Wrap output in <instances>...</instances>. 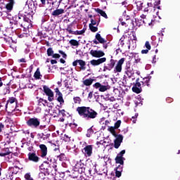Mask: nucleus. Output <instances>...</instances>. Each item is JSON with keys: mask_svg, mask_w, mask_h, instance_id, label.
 Returning a JSON list of instances; mask_svg holds the SVG:
<instances>
[{"mask_svg": "<svg viewBox=\"0 0 180 180\" xmlns=\"http://www.w3.org/2000/svg\"><path fill=\"white\" fill-rule=\"evenodd\" d=\"M131 63L129 62V63H127V65H126V67H125V70H127V69H129V68H131Z\"/></svg>", "mask_w": 180, "mask_h": 180, "instance_id": "62", "label": "nucleus"}, {"mask_svg": "<svg viewBox=\"0 0 180 180\" xmlns=\"http://www.w3.org/2000/svg\"><path fill=\"white\" fill-rule=\"evenodd\" d=\"M123 170V167L118 165L116 169H115V176L117 178H120L121 175H122V172Z\"/></svg>", "mask_w": 180, "mask_h": 180, "instance_id": "25", "label": "nucleus"}, {"mask_svg": "<svg viewBox=\"0 0 180 180\" xmlns=\"http://www.w3.org/2000/svg\"><path fill=\"white\" fill-rule=\"evenodd\" d=\"M108 100L111 102H114L116 101V98L114 96H110V97H108Z\"/></svg>", "mask_w": 180, "mask_h": 180, "instance_id": "57", "label": "nucleus"}, {"mask_svg": "<svg viewBox=\"0 0 180 180\" xmlns=\"http://www.w3.org/2000/svg\"><path fill=\"white\" fill-rule=\"evenodd\" d=\"M94 134V130H93L92 127H91L87 130V133H86V136L87 137H90L91 136V134Z\"/></svg>", "mask_w": 180, "mask_h": 180, "instance_id": "47", "label": "nucleus"}, {"mask_svg": "<svg viewBox=\"0 0 180 180\" xmlns=\"http://www.w3.org/2000/svg\"><path fill=\"white\" fill-rule=\"evenodd\" d=\"M39 169L43 171L41 173H39V176H49L50 174H51L53 171V168H51V165L50 162H48L47 161H44L40 166Z\"/></svg>", "mask_w": 180, "mask_h": 180, "instance_id": "3", "label": "nucleus"}, {"mask_svg": "<svg viewBox=\"0 0 180 180\" xmlns=\"http://www.w3.org/2000/svg\"><path fill=\"white\" fill-rule=\"evenodd\" d=\"M66 31H68L69 32V34H75V35H80V34H83L84 33H85V30H82L81 31L77 30V31L74 32L72 30V27L70 25L68 26Z\"/></svg>", "mask_w": 180, "mask_h": 180, "instance_id": "22", "label": "nucleus"}, {"mask_svg": "<svg viewBox=\"0 0 180 180\" xmlns=\"http://www.w3.org/2000/svg\"><path fill=\"white\" fill-rule=\"evenodd\" d=\"M94 81H96V79H92V78L86 79L83 80V85H84L86 86H90L91 85H92V84Z\"/></svg>", "mask_w": 180, "mask_h": 180, "instance_id": "29", "label": "nucleus"}, {"mask_svg": "<svg viewBox=\"0 0 180 180\" xmlns=\"http://www.w3.org/2000/svg\"><path fill=\"white\" fill-rule=\"evenodd\" d=\"M5 128L4 124L2 122H0V133L2 132L3 129Z\"/></svg>", "mask_w": 180, "mask_h": 180, "instance_id": "58", "label": "nucleus"}, {"mask_svg": "<svg viewBox=\"0 0 180 180\" xmlns=\"http://www.w3.org/2000/svg\"><path fill=\"white\" fill-rule=\"evenodd\" d=\"M78 64L80 65L79 69L81 70H86V67H85V65H86V63H85V61H84L83 60H78Z\"/></svg>", "mask_w": 180, "mask_h": 180, "instance_id": "35", "label": "nucleus"}, {"mask_svg": "<svg viewBox=\"0 0 180 180\" xmlns=\"http://www.w3.org/2000/svg\"><path fill=\"white\" fill-rule=\"evenodd\" d=\"M49 130L46 129L42 133L37 134L38 139H41L42 140H48L51 136V134L49 133Z\"/></svg>", "mask_w": 180, "mask_h": 180, "instance_id": "17", "label": "nucleus"}, {"mask_svg": "<svg viewBox=\"0 0 180 180\" xmlns=\"http://www.w3.org/2000/svg\"><path fill=\"white\" fill-rule=\"evenodd\" d=\"M48 103V101L43 98H39V100L37 101L38 106H49Z\"/></svg>", "mask_w": 180, "mask_h": 180, "instance_id": "32", "label": "nucleus"}, {"mask_svg": "<svg viewBox=\"0 0 180 180\" xmlns=\"http://www.w3.org/2000/svg\"><path fill=\"white\" fill-rule=\"evenodd\" d=\"M41 77H42V75H41L39 68L37 69V71H35V73H34V78H35V79L38 80L41 79Z\"/></svg>", "mask_w": 180, "mask_h": 180, "instance_id": "36", "label": "nucleus"}, {"mask_svg": "<svg viewBox=\"0 0 180 180\" xmlns=\"http://www.w3.org/2000/svg\"><path fill=\"white\" fill-rule=\"evenodd\" d=\"M90 55L93 57L100 58L105 56V53L101 50H93L91 49L89 52Z\"/></svg>", "mask_w": 180, "mask_h": 180, "instance_id": "12", "label": "nucleus"}, {"mask_svg": "<svg viewBox=\"0 0 180 180\" xmlns=\"http://www.w3.org/2000/svg\"><path fill=\"white\" fill-rule=\"evenodd\" d=\"M89 172L91 176L94 175V174H96V167L94 166L93 167L90 168L89 169Z\"/></svg>", "mask_w": 180, "mask_h": 180, "instance_id": "43", "label": "nucleus"}, {"mask_svg": "<svg viewBox=\"0 0 180 180\" xmlns=\"http://www.w3.org/2000/svg\"><path fill=\"white\" fill-rule=\"evenodd\" d=\"M106 58H101L98 60H92L90 61V63L94 66H98L105 62H106Z\"/></svg>", "mask_w": 180, "mask_h": 180, "instance_id": "21", "label": "nucleus"}, {"mask_svg": "<svg viewBox=\"0 0 180 180\" xmlns=\"http://www.w3.org/2000/svg\"><path fill=\"white\" fill-rule=\"evenodd\" d=\"M93 151V146L87 145L82 150V153L84 154L86 157H91Z\"/></svg>", "mask_w": 180, "mask_h": 180, "instance_id": "14", "label": "nucleus"}, {"mask_svg": "<svg viewBox=\"0 0 180 180\" xmlns=\"http://www.w3.org/2000/svg\"><path fill=\"white\" fill-rule=\"evenodd\" d=\"M124 60H125V58H122L117 62V63L115 68V70H114L115 72H121L122 69V64L124 63Z\"/></svg>", "mask_w": 180, "mask_h": 180, "instance_id": "19", "label": "nucleus"}, {"mask_svg": "<svg viewBox=\"0 0 180 180\" xmlns=\"http://www.w3.org/2000/svg\"><path fill=\"white\" fill-rule=\"evenodd\" d=\"M27 125L32 128H37L40 126V120L37 117H31L27 121Z\"/></svg>", "mask_w": 180, "mask_h": 180, "instance_id": "5", "label": "nucleus"}, {"mask_svg": "<svg viewBox=\"0 0 180 180\" xmlns=\"http://www.w3.org/2000/svg\"><path fill=\"white\" fill-rule=\"evenodd\" d=\"M153 3H147L146 4L143 5V11L144 13H149L153 11Z\"/></svg>", "mask_w": 180, "mask_h": 180, "instance_id": "23", "label": "nucleus"}, {"mask_svg": "<svg viewBox=\"0 0 180 180\" xmlns=\"http://www.w3.org/2000/svg\"><path fill=\"white\" fill-rule=\"evenodd\" d=\"M136 10L138 11H142L144 7L143 3L141 1H137V2H136Z\"/></svg>", "mask_w": 180, "mask_h": 180, "instance_id": "38", "label": "nucleus"}, {"mask_svg": "<svg viewBox=\"0 0 180 180\" xmlns=\"http://www.w3.org/2000/svg\"><path fill=\"white\" fill-rule=\"evenodd\" d=\"M18 100L15 97H9L5 105V111L8 112V105H18Z\"/></svg>", "mask_w": 180, "mask_h": 180, "instance_id": "13", "label": "nucleus"}, {"mask_svg": "<svg viewBox=\"0 0 180 180\" xmlns=\"http://www.w3.org/2000/svg\"><path fill=\"white\" fill-rule=\"evenodd\" d=\"M141 52V54H148L149 53V49H142Z\"/></svg>", "mask_w": 180, "mask_h": 180, "instance_id": "56", "label": "nucleus"}, {"mask_svg": "<svg viewBox=\"0 0 180 180\" xmlns=\"http://www.w3.org/2000/svg\"><path fill=\"white\" fill-rule=\"evenodd\" d=\"M69 126H70V127H74V128H76V127H78L77 124H72V123H70V124H69Z\"/></svg>", "mask_w": 180, "mask_h": 180, "instance_id": "63", "label": "nucleus"}, {"mask_svg": "<svg viewBox=\"0 0 180 180\" xmlns=\"http://www.w3.org/2000/svg\"><path fill=\"white\" fill-rule=\"evenodd\" d=\"M6 8L7 11H11L13 10V4L8 3L6 5Z\"/></svg>", "mask_w": 180, "mask_h": 180, "instance_id": "46", "label": "nucleus"}, {"mask_svg": "<svg viewBox=\"0 0 180 180\" xmlns=\"http://www.w3.org/2000/svg\"><path fill=\"white\" fill-rule=\"evenodd\" d=\"M64 140L65 142L70 141V138L68 135L65 134Z\"/></svg>", "mask_w": 180, "mask_h": 180, "instance_id": "60", "label": "nucleus"}, {"mask_svg": "<svg viewBox=\"0 0 180 180\" xmlns=\"http://www.w3.org/2000/svg\"><path fill=\"white\" fill-rule=\"evenodd\" d=\"M78 63H79V60H77L72 62V65L76 67V66H77Z\"/></svg>", "mask_w": 180, "mask_h": 180, "instance_id": "61", "label": "nucleus"}, {"mask_svg": "<svg viewBox=\"0 0 180 180\" xmlns=\"http://www.w3.org/2000/svg\"><path fill=\"white\" fill-rule=\"evenodd\" d=\"M58 115H63V117L67 116L66 111L64 109L63 110H59Z\"/></svg>", "mask_w": 180, "mask_h": 180, "instance_id": "50", "label": "nucleus"}, {"mask_svg": "<svg viewBox=\"0 0 180 180\" xmlns=\"http://www.w3.org/2000/svg\"><path fill=\"white\" fill-rule=\"evenodd\" d=\"M69 44H70L71 46L78 47L79 46V42L76 39H70V41H69Z\"/></svg>", "mask_w": 180, "mask_h": 180, "instance_id": "37", "label": "nucleus"}, {"mask_svg": "<svg viewBox=\"0 0 180 180\" xmlns=\"http://www.w3.org/2000/svg\"><path fill=\"white\" fill-rule=\"evenodd\" d=\"M95 11L97 13L100 14V15H101L105 19L108 18L107 13L103 10L100 9V8H95Z\"/></svg>", "mask_w": 180, "mask_h": 180, "instance_id": "31", "label": "nucleus"}, {"mask_svg": "<svg viewBox=\"0 0 180 180\" xmlns=\"http://www.w3.org/2000/svg\"><path fill=\"white\" fill-rule=\"evenodd\" d=\"M43 89L44 94L48 96V100L51 102L53 100H54V93H53V91L51 89H49V87L46 85L43 86Z\"/></svg>", "mask_w": 180, "mask_h": 180, "instance_id": "7", "label": "nucleus"}, {"mask_svg": "<svg viewBox=\"0 0 180 180\" xmlns=\"http://www.w3.org/2000/svg\"><path fill=\"white\" fill-rule=\"evenodd\" d=\"M150 79H151V76L144 77L143 79V81H142L141 83L143 86L146 85L147 86L150 87Z\"/></svg>", "mask_w": 180, "mask_h": 180, "instance_id": "33", "label": "nucleus"}, {"mask_svg": "<svg viewBox=\"0 0 180 180\" xmlns=\"http://www.w3.org/2000/svg\"><path fill=\"white\" fill-rule=\"evenodd\" d=\"M101 21V19L99 18L98 21H96V20H94L93 18L91 19V24L89 25H96L97 24V26L99 25Z\"/></svg>", "mask_w": 180, "mask_h": 180, "instance_id": "45", "label": "nucleus"}, {"mask_svg": "<svg viewBox=\"0 0 180 180\" xmlns=\"http://www.w3.org/2000/svg\"><path fill=\"white\" fill-rule=\"evenodd\" d=\"M78 115L86 120H94L98 117V112L90 107L81 106L76 109Z\"/></svg>", "mask_w": 180, "mask_h": 180, "instance_id": "1", "label": "nucleus"}, {"mask_svg": "<svg viewBox=\"0 0 180 180\" xmlns=\"http://www.w3.org/2000/svg\"><path fill=\"white\" fill-rule=\"evenodd\" d=\"M32 15L30 13L25 14L19 12L18 15L15 17V25H20L21 27L26 28L29 26V24L31 22L30 18Z\"/></svg>", "mask_w": 180, "mask_h": 180, "instance_id": "2", "label": "nucleus"}, {"mask_svg": "<svg viewBox=\"0 0 180 180\" xmlns=\"http://www.w3.org/2000/svg\"><path fill=\"white\" fill-rule=\"evenodd\" d=\"M17 108V105L15 104H8L7 106V112L8 113H13L15 111Z\"/></svg>", "mask_w": 180, "mask_h": 180, "instance_id": "26", "label": "nucleus"}, {"mask_svg": "<svg viewBox=\"0 0 180 180\" xmlns=\"http://www.w3.org/2000/svg\"><path fill=\"white\" fill-rule=\"evenodd\" d=\"M145 47L148 49V50H151V45L150 44V41H146L145 43Z\"/></svg>", "mask_w": 180, "mask_h": 180, "instance_id": "51", "label": "nucleus"}, {"mask_svg": "<svg viewBox=\"0 0 180 180\" xmlns=\"http://www.w3.org/2000/svg\"><path fill=\"white\" fill-rule=\"evenodd\" d=\"M39 148L41 151V158H45L48 155V147L45 144H40Z\"/></svg>", "mask_w": 180, "mask_h": 180, "instance_id": "16", "label": "nucleus"}, {"mask_svg": "<svg viewBox=\"0 0 180 180\" xmlns=\"http://www.w3.org/2000/svg\"><path fill=\"white\" fill-rule=\"evenodd\" d=\"M11 153V151L8 148H5L1 150V152H0V156L1 157H6V155H8Z\"/></svg>", "mask_w": 180, "mask_h": 180, "instance_id": "27", "label": "nucleus"}, {"mask_svg": "<svg viewBox=\"0 0 180 180\" xmlns=\"http://www.w3.org/2000/svg\"><path fill=\"white\" fill-rule=\"evenodd\" d=\"M55 92L56 93V96L58 97L57 98V101L60 103V107H62V105L64 103L65 101L63 98L62 93L59 91V89H55Z\"/></svg>", "mask_w": 180, "mask_h": 180, "instance_id": "20", "label": "nucleus"}, {"mask_svg": "<svg viewBox=\"0 0 180 180\" xmlns=\"http://www.w3.org/2000/svg\"><path fill=\"white\" fill-rule=\"evenodd\" d=\"M3 77H0V94L2 96H6L7 94H10L11 92V82L4 84L3 83Z\"/></svg>", "mask_w": 180, "mask_h": 180, "instance_id": "4", "label": "nucleus"}, {"mask_svg": "<svg viewBox=\"0 0 180 180\" xmlns=\"http://www.w3.org/2000/svg\"><path fill=\"white\" fill-rule=\"evenodd\" d=\"M125 72H126L127 75L128 76V77L131 78L134 74L133 68H130L127 69Z\"/></svg>", "mask_w": 180, "mask_h": 180, "instance_id": "39", "label": "nucleus"}, {"mask_svg": "<svg viewBox=\"0 0 180 180\" xmlns=\"http://www.w3.org/2000/svg\"><path fill=\"white\" fill-rule=\"evenodd\" d=\"M125 160L124 158H121L120 156H116L115 161L116 164H120V166H124V161Z\"/></svg>", "mask_w": 180, "mask_h": 180, "instance_id": "28", "label": "nucleus"}, {"mask_svg": "<svg viewBox=\"0 0 180 180\" xmlns=\"http://www.w3.org/2000/svg\"><path fill=\"white\" fill-rule=\"evenodd\" d=\"M120 124H121V121H120V120H118V121L117 122H115L114 127L115 129H119V127H120Z\"/></svg>", "mask_w": 180, "mask_h": 180, "instance_id": "53", "label": "nucleus"}, {"mask_svg": "<svg viewBox=\"0 0 180 180\" xmlns=\"http://www.w3.org/2000/svg\"><path fill=\"white\" fill-rule=\"evenodd\" d=\"M28 160L35 163H38L40 161L41 158H39V156H37L35 152L34 153L30 152L28 153Z\"/></svg>", "mask_w": 180, "mask_h": 180, "instance_id": "15", "label": "nucleus"}, {"mask_svg": "<svg viewBox=\"0 0 180 180\" xmlns=\"http://www.w3.org/2000/svg\"><path fill=\"white\" fill-rule=\"evenodd\" d=\"M116 65V60L110 59V62L107 65H104L103 71L105 72L106 70H112Z\"/></svg>", "mask_w": 180, "mask_h": 180, "instance_id": "11", "label": "nucleus"}, {"mask_svg": "<svg viewBox=\"0 0 180 180\" xmlns=\"http://www.w3.org/2000/svg\"><path fill=\"white\" fill-rule=\"evenodd\" d=\"M96 39L101 44H104L105 43L107 42V41L105 40V39H103L99 33L96 34Z\"/></svg>", "mask_w": 180, "mask_h": 180, "instance_id": "34", "label": "nucleus"}, {"mask_svg": "<svg viewBox=\"0 0 180 180\" xmlns=\"http://www.w3.org/2000/svg\"><path fill=\"white\" fill-rule=\"evenodd\" d=\"M73 101L75 103L81 104L82 98L80 97H75L73 98Z\"/></svg>", "mask_w": 180, "mask_h": 180, "instance_id": "44", "label": "nucleus"}, {"mask_svg": "<svg viewBox=\"0 0 180 180\" xmlns=\"http://www.w3.org/2000/svg\"><path fill=\"white\" fill-rule=\"evenodd\" d=\"M60 55H59V53H53V55H52L53 58L57 59V58H60Z\"/></svg>", "mask_w": 180, "mask_h": 180, "instance_id": "55", "label": "nucleus"}, {"mask_svg": "<svg viewBox=\"0 0 180 180\" xmlns=\"http://www.w3.org/2000/svg\"><path fill=\"white\" fill-rule=\"evenodd\" d=\"M88 98H90V99H91L93 98V92H90L89 94Z\"/></svg>", "mask_w": 180, "mask_h": 180, "instance_id": "64", "label": "nucleus"}, {"mask_svg": "<svg viewBox=\"0 0 180 180\" xmlns=\"http://www.w3.org/2000/svg\"><path fill=\"white\" fill-rule=\"evenodd\" d=\"M25 180H34V179L31 176L30 173H27L25 175Z\"/></svg>", "mask_w": 180, "mask_h": 180, "instance_id": "49", "label": "nucleus"}, {"mask_svg": "<svg viewBox=\"0 0 180 180\" xmlns=\"http://www.w3.org/2000/svg\"><path fill=\"white\" fill-rule=\"evenodd\" d=\"M58 52H59L60 54H61L63 56V58H65V59L67 58L68 55H66V53L63 51L59 50Z\"/></svg>", "mask_w": 180, "mask_h": 180, "instance_id": "52", "label": "nucleus"}, {"mask_svg": "<svg viewBox=\"0 0 180 180\" xmlns=\"http://www.w3.org/2000/svg\"><path fill=\"white\" fill-rule=\"evenodd\" d=\"M160 0H156L155 2H154V6H157L158 5H160Z\"/></svg>", "mask_w": 180, "mask_h": 180, "instance_id": "59", "label": "nucleus"}, {"mask_svg": "<svg viewBox=\"0 0 180 180\" xmlns=\"http://www.w3.org/2000/svg\"><path fill=\"white\" fill-rule=\"evenodd\" d=\"M120 21L122 26L127 27L129 23L133 24V21L130 19L129 15H123L122 18H120Z\"/></svg>", "mask_w": 180, "mask_h": 180, "instance_id": "8", "label": "nucleus"}, {"mask_svg": "<svg viewBox=\"0 0 180 180\" xmlns=\"http://www.w3.org/2000/svg\"><path fill=\"white\" fill-rule=\"evenodd\" d=\"M58 158L59 159L60 161L61 162H64L65 160H67V158L65 155V153H60L58 156Z\"/></svg>", "mask_w": 180, "mask_h": 180, "instance_id": "41", "label": "nucleus"}, {"mask_svg": "<svg viewBox=\"0 0 180 180\" xmlns=\"http://www.w3.org/2000/svg\"><path fill=\"white\" fill-rule=\"evenodd\" d=\"M53 54H54V51L53 50V48H51V47L48 48V49H47V56L49 57H51V56H53Z\"/></svg>", "mask_w": 180, "mask_h": 180, "instance_id": "42", "label": "nucleus"}, {"mask_svg": "<svg viewBox=\"0 0 180 180\" xmlns=\"http://www.w3.org/2000/svg\"><path fill=\"white\" fill-rule=\"evenodd\" d=\"M86 167V166L82 162V161L80 160L79 162H77V163L74 167V169H75V171H76L79 174H84L85 173Z\"/></svg>", "mask_w": 180, "mask_h": 180, "instance_id": "6", "label": "nucleus"}, {"mask_svg": "<svg viewBox=\"0 0 180 180\" xmlns=\"http://www.w3.org/2000/svg\"><path fill=\"white\" fill-rule=\"evenodd\" d=\"M63 13H65V10L63 9V8H59V9H56V10L53 11V12L51 13V15L53 16L56 17V16H58V15H62Z\"/></svg>", "mask_w": 180, "mask_h": 180, "instance_id": "30", "label": "nucleus"}, {"mask_svg": "<svg viewBox=\"0 0 180 180\" xmlns=\"http://www.w3.org/2000/svg\"><path fill=\"white\" fill-rule=\"evenodd\" d=\"M115 129H116L115 127H109L108 131L112 134V136H117V135H118V134L116 133Z\"/></svg>", "mask_w": 180, "mask_h": 180, "instance_id": "40", "label": "nucleus"}, {"mask_svg": "<svg viewBox=\"0 0 180 180\" xmlns=\"http://www.w3.org/2000/svg\"><path fill=\"white\" fill-rule=\"evenodd\" d=\"M94 88H95L96 89H98L100 92H105L107 90L109 89L110 86L107 84V85H103L101 84L100 82H96L94 85H93Z\"/></svg>", "mask_w": 180, "mask_h": 180, "instance_id": "9", "label": "nucleus"}, {"mask_svg": "<svg viewBox=\"0 0 180 180\" xmlns=\"http://www.w3.org/2000/svg\"><path fill=\"white\" fill-rule=\"evenodd\" d=\"M46 160L48 162L53 163V167L56 169L57 167V162L54 158H53V156H51V155H49L46 158Z\"/></svg>", "mask_w": 180, "mask_h": 180, "instance_id": "24", "label": "nucleus"}, {"mask_svg": "<svg viewBox=\"0 0 180 180\" xmlns=\"http://www.w3.org/2000/svg\"><path fill=\"white\" fill-rule=\"evenodd\" d=\"M89 27L92 32H96L98 30V28L97 27H94V25H89Z\"/></svg>", "mask_w": 180, "mask_h": 180, "instance_id": "48", "label": "nucleus"}, {"mask_svg": "<svg viewBox=\"0 0 180 180\" xmlns=\"http://www.w3.org/2000/svg\"><path fill=\"white\" fill-rule=\"evenodd\" d=\"M125 153H126V150H121V151L117 155V156L123 158V155L125 154Z\"/></svg>", "mask_w": 180, "mask_h": 180, "instance_id": "54", "label": "nucleus"}, {"mask_svg": "<svg viewBox=\"0 0 180 180\" xmlns=\"http://www.w3.org/2000/svg\"><path fill=\"white\" fill-rule=\"evenodd\" d=\"M115 137V139L114 140V148L115 149H119L123 141V136L121 134H118Z\"/></svg>", "mask_w": 180, "mask_h": 180, "instance_id": "10", "label": "nucleus"}, {"mask_svg": "<svg viewBox=\"0 0 180 180\" xmlns=\"http://www.w3.org/2000/svg\"><path fill=\"white\" fill-rule=\"evenodd\" d=\"M142 86L141 82L134 83V86H132V91L139 94L142 92Z\"/></svg>", "mask_w": 180, "mask_h": 180, "instance_id": "18", "label": "nucleus"}]
</instances>
